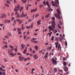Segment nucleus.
I'll return each mask as SVG.
<instances>
[{
	"instance_id": "obj_1",
	"label": "nucleus",
	"mask_w": 75,
	"mask_h": 75,
	"mask_svg": "<svg viewBox=\"0 0 75 75\" xmlns=\"http://www.w3.org/2000/svg\"><path fill=\"white\" fill-rule=\"evenodd\" d=\"M20 8H21L20 10V12H21L22 11V10L23 9V7H22L21 8L20 7V5L19 4L17 5V6H15V8H14V11H18L20 10Z\"/></svg>"
},
{
	"instance_id": "obj_2",
	"label": "nucleus",
	"mask_w": 75,
	"mask_h": 75,
	"mask_svg": "<svg viewBox=\"0 0 75 75\" xmlns=\"http://www.w3.org/2000/svg\"><path fill=\"white\" fill-rule=\"evenodd\" d=\"M53 7H55V6H56V7H58V5L59 4V1H58V0H57L56 1V3H55L54 4V1H51Z\"/></svg>"
},
{
	"instance_id": "obj_3",
	"label": "nucleus",
	"mask_w": 75,
	"mask_h": 75,
	"mask_svg": "<svg viewBox=\"0 0 75 75\" xmlns=\"http://www.w3.org/2000/svg\"><path fill=\"white\" fill-rule=\"evenodd\" d=\"M52 23V25L51 27L55 29L56 27H55V25H56V24H55V21H52L51 22Z\"/></svg>"
},
{
	"instance_id": "obj_4",
	"label": "nucleus",
	"mask_w": 75,
	"mask_h": 75,
	"mask_svg": "<svg viewBox=\"0 0 75 75\" xmlns=\"http://www.w3.org/2000/svg\"><path fill=\"white\" fill-rule=\"evenodd\" d=\"M52 61L53 64H55V65H57V61L55 60L54 58H52Z\"/></svg>"
},
{
	"instance_id": "obj_5",
	"label": "nucleus",
	"mask_w": 75,
	"mask_h": 75,
	"mask_svg": "<svg viewBox=\"0 0 75 75\" xmlns=\"http://www.w3.org/2000/svg\"><path fill=\"white\" fill-rule=\"evenodd\" d=\"M48 28H49V29L50 30L49 31V32H51V30H52V31H53V30H55L54 28H52L51 25L49 26V27H48Z\"/></svg>"
},
{
	"instance_id": "obj_6",
	"label": "nucleus",
	"mask_w": 75,
	"mask_h": 75,
	"mask_svg": "<svg viewBox=\"0 0 75 75\" xmlns=\"http://www.w3.org/2000/svg\"><path fill=\"white\" fill-rule=\"evenodd\" d=\"M20 20L19 19H17L16 20V21H17V22H18V23H19V24L20 25L22 23V22H23V20H22L20 21Z\"/></svg>"
},
{
	"instance_id": "obj_7",
	"label": "nucleus",
	"mask_w": 75,
	"mask_h": 75,
	"mask_svg": "<svg viewBox=\"0 0 75 75\" xmlns=\"http://www.w3.org/2000/svg\"><path fill=\"white\" fill-rule=\"evenodd\" d=\"M55 17L56 18H57L58 19H61V17H60V15L57 14H55Z\"/></svg>"
},
{
	"instance_id": "obj_8",
	"label": "nucleus",
	"mask_w": 75,
	"mask_h": 75,
	"mask_svg": "<svg viewBox=\"0 0 75 75\" xmlns=\"http://www.w3.org/2000/svg\"><path fill=\"white\" fill-rule=\"evenodd\" d=\"M19 59L20 61H24V57H22L21 56H19Z\"/></svg>"
},
{
	"instance_id": "obj_9",
	"label": "nucleus",
	"mask_w": 75,
	"mask_h": 75,
	"mask_svg": "<svg viewBox=\"0 0 75 75\" xmlns=\"http://www.w3.org/2000/svg\"><path fill=\"white\" fill-rule=\"evenodd\" d=\"M27 14H25V15L24 13H22V15H21V17H27Z\"/></svg>"
},
{
	"instance_id": "obj_10",
	"label": "nucleus",
	"mask_w": 75,
	"mask_h": 75,
	"mask_svg": "<svg viewBox=\"0 0 75 75\" xmlns=\"http://www.w3.org/2000/svg\"><path fill=\"white\" fill-rule=\"evenodd\" d=\"M37 54H34L33 56V58H35V59H37L38 58V57H37Z\"/></svg>"
},
{
	"instance_id": "obj_11",
	"label": "nucleus",
	"mask_w": 75,
	"mask_h": 75,
	"mask_svg": "<svg viewBox=\"0 0 75 75\" xmlns=\"http://www.w3.org/2000/svg\"><path fill=\"white\" fill-rule=\"evenodd\" d=\"M6 74V73L2 71V72H1V71H0V75H4Z\"/></svg>"
},
{
	"instance_id": "obj_12",
	"label": "nucleus",
	"mask_w": 75,
	"mask_h": 75,
	"mask_svg": "<svg viewBox=\"0 0 75 75\" xmlns=\"http://www.w3.org/2000/svg\"><path fill=\"white\" fill-rule=\"evenodd\" d=\"M2 17L1 18H3L4 17H5V18H6V15L5 14H2Z\"/></svg>"
},
{
	"instance_id": "obj_13",
	"label": "nucleus",
	"mask_w": 75,
	"mask_h": 75,
	"mask_svg": "<svg viewBox=\"0 0 75 75\" xmlns=\"http://www.w3.org/2000/svg\"><path fill=\"white\" fill-rule=\"evenodd\" d=\"M64 71H68V67H64Z\"/></svg>"
},
{
	"instance_id": "obj_14",
	"label": "nucleus",
	"mask_w": 75,
	"mask_h": 75,
	"mask_svg": "<svg viewBox=\"0 0 75 75\" xmlns=\"http://www.w3.org/2000/svg\"><path fill=\"white\" fill-rule=\"evenodd\" d=\"M37 10V9H32L31 10V13H32L33 12H35Z\"/></svg>"
},
{
	"instance_id": "obj_15",
	"label": "nucleus",
	"mask_w": 75,
	"mask_h": 75,
	"mask_svg": "<svg viewBox=\"0 0 75 75\" xmlns=\"http://www.w3.org/2000/svg\"><path fill=\"white\" fill-rule=\"evenodd\" d=\"M55 45H56L55 47L57 48L58 47V42H55Z\"/></svg>"
},
{
	"instance_id": "obj_16",
	"label": "nucleus",
	"mask_w": 75,
	"mask_h": 75,
	"mask_svg": "<svg viewBox=\"0 0 75 75\" xmlns=\"http://www.w3.org/2000/svg\"><path fill=\"white\" fill-rule=\"evenodd\" d=\"M41 20H39L37 22V23L38 24L40 25V24H41V23H40V22H41Z\"/></svg>"
},
{
	"instance_id": "obj_17",
	"label": "nucleus",
	"mask_w": 75,
	"mask_h": 75,
	"mask_svg": "<svg viewBox=\"0 0 75 75\" xmlns=\"http://www.w3.org/2000/svg\"><path fill=\"white\" fill-rule=\"evenodd\" d=\"M57 12L59 14H60V11L59 10V9H57Z\"/></svg>"
},
{
	"instance_id": "obj_18",
	"label": "nucleus",
	"mask_w": 75,
	"mask_h": 75,
	"mask_svg": "<svg viewBox=\"0 0 75 75\" xmlns=\"http://www.w3.org/2000/svg\"><path fill=\"white\" fill-rule=\"evenodd\" d=\"M54 72H57V68H54Z\"/></svg>"
},
{
	"instance_id": "obj_19",
	"label": "nucleus",
	"mask_w": 75,
	"mask_h": 75,
	"mask_svg": "<svg viewBox=\"0 0 75 75\" xmlns=\"http://www.w3.org/2000/svg\"><path fill=\"white\" fill-rule=\"evenodd\" d=\"M35 48L36 50H38V46H35Z\"/></svg>"
},
{
	"instance_id": "obj_20",
	"label": "nucleus",
	"mask_w": 75,
	"mask_h": 75,
	"mask_svg": "<svg viewBox=\"0 0 75 75\" xmlns=\"http://www.w3.org/2000/svg\"><path fill=\"white\" fill-rule=\"evenodd\" d=\"M6 2L7 4H10L11 3L9 1V0H7L6 1Z\"/></svg>"
},
{
	"instance_id": "obj_21",
	"label": "nucleus",
	"mask_w": 75,
	"mask_h": 75,
	"mask_svg": "<svg viewBox=\"0 0 75 75\" xmlns=\"http://www.w3.org/2000/svg\"><path fill=\"white\" fill-rule=\"evenodd\" d=\"M49 16H50V14H48L46 16H45V17L46 18H48V17H49Z\"/></svg>"
},
{
	"instance_id": "obj_22",
	"label": "nucleus",
	"mask_w": 75,
	"mask_h": 75,
	"mask_svg": "<svg viewBox=\"0 0 75 75\" xmlns=\"http://www.w3.org/2000/svg\"><path fill=\"white\" fill-rule=\"evenodd\" d=\"M5 38H8L9 37L8 36V35H6L5 36Z\"/></svg>"
},
{
	"instance_id": "obj_23",
	"label": "nucleus",
	"mask_w": 75,
	"mask_h": 75,
	"mask_svg": "<svg viewBox=\"0 0 75 75\" xmlns=\"http://www.w3.org/2000/svg\"><path fill=\"white\" fill-rule=\"evenodd\" d=\"M39 7H40V8H41L43 7V5L41 4V5H39Z\"/></svg>"
},
{
	"instance_id": "obj_24",
	"label": "nucleus",
	"mask_w": 75,
	"mask_h": 75,
	"mask_svg": "<svg viewBox=\"0 0 75 75\" xmlns=\"http://www.w3.org/2000/svg\"><path fill=\"white\" fill-rule=\"evenodd\" d=\"M26 28L27 29H30V28H31V26H28L26 27Z\"/></svg>"
},
{
	"instance_id": "obj_25",
	"label": "nucleus",
	"mask_w": 75,
	"mask_h": 75,
	"mask_svg": "<svg viewBox=\"0 0 75 75\" xmlns=\"http://www.w3.org/2000/svg\"><path fill=\"white\" fill-rule=\"evenodd\" d=\"M12 50V49H9L8 50V52H12V51H11Z\"/></svg>"
},
{
	"instance_id": "obj_26",
	"label": "nucleus",
	"mask_w": 75,
	"mask_h": 75,
	"mask_svg": "<svg viewBox=\"0 0 75 75\" xmlns=\"http://www.w3.org/2000/svg\"><path fill=\"white\" fill-rule=\"evenodd\" d=\"M57 25L58 28H59V29H61V27L60 26V25H59V24H58Z\"/></svg>"
},
{
	"instance_id": "obj_27",
	"label": "nucleus",
	"mask_w": 75,
	"mask_h": 75,
	"mask_svg": "<svg viewBox=\"0 0 75 75\" xmlns=\"http://www.w3.org/2000/svg\"><path fill=\"white\" fill-rule=\"evenodd\" d=\"M7 21L8 23H10V22H11L10 20H7Z\"/></svg>"
},
{
	"instance_id": "obj_28",
	"label": "nucleus",
	"mask_w": 75,
	"mask_h": 75,
	"mask_svg": "<svg viewBox=\"0 0 75 75\" xmlns=\"http://www.w3.org/2000/svg\"><path fill=\"white\" fill-rule=\"evenodd\" d=\"M15 15H17V16L18 15H19V13L16 12L15 13Z\"/></svg>"
},
{
	"instance_id": "obj_29",
	"label": "nucleus",
	"mask_w": 75,
	"mask_h": 75,
	"mask_svg": "<svg viewBox=\"0 0 75 75\" xmlns=\"http://www.w3.org/2000/svg\"><path fill=\"white\" fill-rule=\"evenodd\" d=\"M27 51V50H24V51L23 52V53H24V54L26 53V51Z\"/></svg>"
},
{
	"instance_id": "obj_30",
	"label": "nucleus",
	"mask_w": 75,
	"mask_h": 75,
	"mask_svg": "<svg viewBox=\"0 0 75 75\" xmlns=\"http://www.w3.org/2000/svg\"><path fill=\"white\" fill-rule=\"evenodd\" d=\"M63 64L64 66H66L67 65V63L65 62H64L63 63Z\"/></svg>"
},
{
	"instance_id": "obj_31",
	"label": "nucleus",
	"mask_w": 75,
	"mask_h": 75,
	"mask_svg": "<svg viewBox=\"0 0 75 75\" xmlns=\"http://www.w3.org/2000/svg\"><path fill=\"white\" fill-rule=\"evenodd\" d=\"M7 34L9 35H10V36H11V33L10 32H8L7 33Z\"/></svg>"
},
{
	"instance_id": "obj_32",
	"label": "nucleus",
	"mask_w": 75,
	"mask_h": 75,
	"mask_svg": "<svg viewBox=\"0 0 75 75\" xmlns=\"http://www.w3.org/2000/svg\"><path fill=\"white\" fill-rule=\"evenodd\" d=\"M3 43L4 44H6V45L7 44V42H6L3 41Z\"/></svg>"
},
{
	"instance_id": "obj_33",
	"label": "nucleus",
	"mask_w": 75,
	"mask_h": 75,
	"mask_svg": "<svg viewBox=\"0 0 75 75\" xmlns=\"http://www.w3.org/2000/svg\"><path fill=\"white\" fill-rule=\"evenodd\" d=\"M5 5L7 7H9V5L6 4H5Z\"/></svg>"
},
{
	"instance_id": "obj_34",
	"label": "nucleus",
	"mask_w": 75,
	"mask_h": 75,
	"mask_svg": "<svg viewBox=\"0 0 75 75\" xmlns=\"http://www.w3.org/2000/svg\"><path fill=\"white\" fill-rule=\"evenodd\" d=\"M4 61L5 62H7V60H6V59L4 58Z\"/></svg>"
},
{
	"instance_id": "obj_35",
	"label": "nucleus",
	"mask_w": 75,
	"mask_h": 75,
	"mask_svg": "<svg viewBox=\"0 0 75 75\" xmlns=\"http://www.w3.org/2000/svg\"><path fill=\"white\" fill-rule=\"evenodd\" d=\"M46 4L47 6L49 5V3L48 2V1H47L46 2Z\"/></svg>"
},
{
	"instance_id": "obj_36",
	"label": "nucleus",
	"mask_w": 75,
	"mask_h": 75,
	"mask_svg": "<svg viewBox=\"0 0 75 75\" xmlns=\"http://www.w3.org/2000/svg\"><path fill=\"white\" fill-rule=\"evenodd\" d=\"M34 40H35V39H33L31 40V41L32 42H34Z\"/></svg>"
},
{
	"instance_id": "obj_37",
	"label": "nucleus",
	"mask_w": 75,
	"mask_h": 75,
	"mask_svg": "<svg viewBox=\"0 0 75 75\" xmlns=\"http://www.w3.org/2000/svg\"><path fill=\"white\" fill-rule=\"evenodd\" d=\"M13 2H14V4H16V3H17V1H16V0H14Z\"/></svg>"
},
{
	"instance_id": "obj_38",
	"label": "nucleus",
	"mask_w": 75,
	"mask_h": 75,
	"mask_svg": "<svg viewBox=\"0 0 75 75\" xmlns=\"http://www.w3.org/2000/svg\"><path fill=\"white\" fill-rule=\"evenodd\" d=\"M38 16H39V14H36L35 15V17H38Z\"/></svg>"
},
{
	"instance_id": "obj_39",
	"label": "nucleus",
	"mask_w": 75,
	"mask_h": 75,
	"mask_svg": "<svg viewBox=\"0 0 75 75\" xmlns=\"http://www.w3.org/2000/svg\"><path fill=\"white\" fill-rule=\"evenodd\" d=\"M54 36H52L51 38V40L53 41L54 40Z\"/></svg>"
},
{
	"instance_id": "obj_40",
	"label": "nucleus",
	"mask_w": 75,
	"mask_h": 75,
	"mask_svg": "<svg viewBox=\"0 0 75 75\" xmlns=\"http://www.w3.org/2000/svg\"><path fill=\"white\" fill-rule=\"evenodd\" d=\"M8 53L10 55H13V53H10V52H8Z\"/></svg>"
},
{
	"instance_id": "obj_41",
	"label": "nucleus",
	"mask_w": 75,
	"mask_h": 75,
	"mask_svg": "<svg viewBox=\"0 0 75 75\" xmlns=\"http://www.w3.org/2000/svg\"><path fill=\"white\" fill-rule=\"evenodd\" d=\"M55 18L54 17H52V20H53V21H54V20H55Z\"/></svg>"
},
{
	"instance_id": "obj_42",
	"label": "nucleus",
	"mask_w": 75,
	"mask_h": 75,
	"mask_svg": "<svg viewBox=\"0 0 75 75\" xmlns=\"http://www.w3.org/2000/svg\"><path fill=\"white\" fill-rule=\"evenodd\" d=\"M60 47H61V46L60 45V44H59L58 47V49H59V48H60Z\"/></svg>"
},
{
	"instance_id": "obj_43",
	"label": "nucleus",
	"mask_w": 75,
	"mask_h": 75,
	"mask_svg": "<svg viewBox=\"0 0 75 75\" xmlns=\"http://www.w3.org/2000/svg\"><path fill=\"white\" fill-rule=\"evenodd\" d=\"M17 29H18V32L19 31H21V29L18 28H17Z\"/></svg>"
},
{
	"instance_id": "obj_44",
	"label": "nucleus",
	"mask_w": 75,
	"mask_h": 75,
	"mask_svg": "<svg viewBox=\"0 0 75 75\" xmlns=\"http://www.w3.org/2000/svg\"><path fill=\"white\" fill-rule=\"evenodd\" d=\"M47 10H48L49 12L50 11V10H51V8H50L49 9H48V8H47Z\"/></svg>"
},
{
	"instance_id": "obj_45",
	"label": "nucleus",
	"mask_w": 75,
	"mask_h": 75,
	"mask_svg": "<svg viewBox=\"0 0 75 75\" xmlns=\"http://www.w3.org/2000/svg\"><path fill=\"white\" fill-rule=\"evenodd\" d=\"M18 55H20V56H21V54L20 53H18Z\"/></svg>"
},
{
	"instance_id": "obj_46",
	"label": "nucleus",
	"mask_w": 75,
	"mask_h": 75,
	"mask_svg": "<svg viewBox=\"0 0 75 75\" xmlns=\"http://www.w3.org/2000/svg\"><path fill=\"white\" fill-rule=\"evenodd\" d=\"M18 32V34H21V32H20L19 31Z\"/></svg>"
},
{
	"instance_id": "obj_47",
	"label": "nucleus",
	"mask_w": 75,
	"mask_h": 75,
	"mask_svg": "<svg viewBox=\"0 0 75 75\" xmlns=\"http://www.w3.org/2000/svg\"><path fill=\"white\" fill-rule=\"evenodd\" d=\"M16 17L17 18H20V15H17Z\"/></svg>"
},
{
	"instance_id": "obj_48",
	"label": "nucleus",
	"mask_w": 75,
	"mask_h": 75,
	"mask_svg": "<svg viewBox=\"0 0 75 75\" xmlns=\"http://www.w3.org/2000/svg\"><path fill=\"white\" fill-rule=\"evenodd\" d=\"M14 17H12L11 19V21H13V20H14Z\"/></svg>"
},
{
	"instance_id": "obj_49",
	"label": "nucleus",
	"mask_w": 75,
	"mask_h": 75,
	"mask_svg": "<svg viewBox=\"0 0 75 75\" xmlns=\"http://www.w3.org/2000/svg\"><path fill=\"white\" fill-rule=\"evenodd\" d=\"M9 47H10V48H14V47L11 46V45H10Z\"/></svg>"
},
{
	"instance_id": "obj_50",
	"label": "nucleus",
	"mask_w": 75,
	"mask_h": 75,
	"mask_svg": "<svg viewBox=\"0 0 75 75\" xmlns=\"http://www.w3.org/2000/svg\"><path fill=\"white\" fill-rule=\"evenodd\" d=\"M26 37H27V36H26V35H25L24 37V39H25V38H26Z\"/></svg>"
},
{
	"instance_id": "obj_51",
	"label": "nucleus",
	"mask_w": 75,
	"mask_h": 75,
	"mask_svg": "<svg viewBox=\"0 0 75 75\" xmlns=\"http://www.w3.org/2000/svg\"><path fill=\"white\" fill-rule=\"evenodd\" d=\"M60 37H61V38H62V39H64V38H62V35L61 34H60Z\"/></svg>"
},
{
	"instance_id": "obj_52",
	"label": "nucleus",
	"mask_w": 75,
	"mask_h": 75,
	"mask_svg": "<svg viewBox=\"0 0 75 75\" xmlns=\"http://www.w3.org/2000/svg\"><path fill=\"white\" fill-rule=\"evenodd\" d=\"M65 45L66 46H67V42H65Z\"/></svg>"
},
{
	"instance_id": "obj_53",
	"label": "nucleus",
	"mask_w": 75,
	"mask_h": 75,
	"mask_svg": "<svg viewBox=\"0 0 75 75\" xmlns=\"http://www.w3.org/2000/svg\"><path fill=\"white\" fill-rule=\"evenodd\" d=\"M35 51H34V50H33V54H35Z\"/></svg>"
},
{
	"instance_id": "obj_54",
	"label": "nucleus",
	"mask_w": 75,
	"mask_h": 75,
	"mask_svg": "<svg viewBox=\"0 0 75 75\" xmlns=\"http://www.w3.org/2000/svg\"><path fill=\"white\" fill-rule=\"evenodd\" d=\"M33 24L32 23L31 26V27L32 28H33Z\"/></svg>"
},
{
	"instance_id": "obj_55",
	"label": "nucleus",
	"mask_w": 75,
	"mask_h": 75,
	"mask_svg": "<svg viewBox=\"0 0 75 75\" xmlns=\"http://www.w3.org/2000/svg\"><path fill=\"white\" fill-rule=\"evenodd\" d=\"M26 1L27 0H25L23 2V3H25V2H26Z\"/></svg>"
},
{
	"instance_id": "obj_56",
	"label": "nucleus",
	"mask_w": 75,
	"mask_h": 75,
	"mask_svg": "<svg viewBox=\"0 0 75 75\" xmlns=\"http://www.w3.org/2000/svg\"><path fill=\"white\" fill-rule=\"evenodd\" d=\"M15 71H16V72H18V70H17V69H15Z\"/></svg>"
},
{
	"instance_id": "obj_57",
	"label": "nucleus",
	"mask_w": 75,
	"mask_h": 75,
	"mask_svg": "<svg viewBox=\"0 0 75 75\" xmlns=\"http://www.w3.org/2000/svg\"><path fill=\"white\" fill-rule=\"evenodd\" d=\"M15 51L16 52H17V48H16L15 49Z\"/></svg>"
},
{
	"instance_id": "obj_58",
	"label": "nucleus",
	"mask_w": 75,
	"mask_h": 75,
	"mask_svg": "<svg viewBox=\"0 0 75 75\" xmlns=\"http://www.w3.org/2000/svg\"><path fill=\"white\" fill-rule=\"evenodd\" d=\"M23 45H24V44H23V43L22 44H21V47H22L23 46Z\"/></svg>"
},
{
	"instance_id": "obj_59",
	"label": "nucleus",
	"mask_w": 75,
	"mask_h": 75,
	"mask_svg": "<svg viewBox=\"0 0 75 75\" xmlns=\"http://www.w3.org/2000/svg\"><path fill=\"white\" fill-rule=\"evenodd\" d=\"M16 53H15L14 54H13V55H12L14 57V56H15V55H16Z\"/></svg>"
},
{
	"instance_id": "obj_60",
	"label": "nucleus",
	"mask_w": 75,
	"mask_h": 75,
	"mask_svg": "<svg viewBox=\"0 0 75 75\" xmlns=\"http://www.w3.org/2000/svg\"><path fill=\"white\" fill-rule=\"evenodd\" d=\"M32 71H35V69H34V68H33L32 69Z\"/></svg>"
},
{
	"instance_id": "obj_61",
	"label": "nucleus",
	"mask_w": 75,
	"mask_h": 75,
	"mask_svg": "<svg viewBox=\"0 0 75 75\" xmlns=\"http://www.w3.org/2000/svg\"><path fill=\"white\" fill-rule=\"evenodd\" d=\"M47 57H48L47 56L45 55V56L44 57V58H47Z\"/></svg>"
},
{
	"instance_id": "obj_62",
	"label": "nucleus",
	"mask_w": 75,
	"mask_h": 75,
	"mask_svg": "<svg viewBox=\"0 0 75 75\" xmlns=\"http://www.w3.org/2000/svg\"><path fill=\"white\" fill-rule=\"evenodd\" d=\"M3 69V68L2 67H0V70L1 71H2V70H3V69Z\"/></svg>"
},
{
	"instance_id": "obj_63",
	"label": "nucleus",
	"mask_w": 75,
	"mask_h": 75,
	"mask_svg": "<svg viewBox=\"0 0 75 75\" xmlns=\"http://www.w3.org/2000/svg\"><path fill=\"white\" fill-rule=\"evenodd\" d=\"M24 61H26V60H27V58H25V59H24Z\"/></svg>"
},
{
	"instance_id": "obj_64",
	"label": "nucleus",
	"mask_w": 75,
	"mask_h": 75,
	"mask_svg": "<svg viewBox=\"0 0 75 75\" xmlns=\"http://www.w3.org/2000/svg\"><path fill=\"white\" fill-rule=\"evenodd\" d=\"M27 34H29L30 33L29 32V31H28L27 32Z\"/></svg>"
}]
</instances>
